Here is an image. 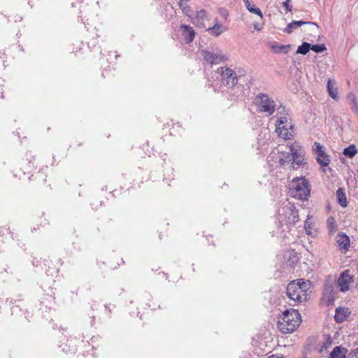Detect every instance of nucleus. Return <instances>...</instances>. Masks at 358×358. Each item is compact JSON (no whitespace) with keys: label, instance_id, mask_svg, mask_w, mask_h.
Wrapping results in <instances>:
<instances>
[{"label":"nucleus","instance_id":"obj_1","mask_svg":"<svg viewBox=\"0 0 358 358\" xmlns=\"http://www.w3.org/2000/svg\"><path fill=\"white\" fill-rule=\"evenodd\" d=\"M309 280L298 279L289 282L287 287L286 294L289 299V305L295 306L297 303L306 301L307 291L310 289Z\"/></svg>","mask_w":358,"mask_h":358},{"label":"nucleus","instance_id":"obj_2","mask_svg":"<svg viewBox=\"0 0 358 358\" xmlns=\"http://www.w3.org/2000/svg\"><path fill=\"white\" fill-rule=\"evenodd\" d=\"M301 322V317L298 310H286L278 322V328L283 334L292 333L295 331Z\"/></svg>","mask_w":358,"mask_h":358},{"label":"nucleus","instance_id":"obj_3","mask_svg":"<svg viewBox=\"0 0 358 358\" xmlns=\"http://www.w3.org/2000/svg\"><path fill=\"white\" fill-rule=\"evenodd\" d=\"M289 193L295 199L307 200L310 194L308 181L303 177L294 178L289 184Z\"/></svg>","mask_w":358,"mask_h":358},{"label":"nucleus","instance_id":"obj_4","mask_svg":"<svg viewBox=\"0 0 358 358\" xmlns=\"http://www.w3.org/2000/svg\"><path fill=\"white\" fill-rule=\"evenodd\" d=\"M200 53L203 60L210 65L218 64L227 60V56L219 48L202 49Z\"/></svg>","mask_w":358,"mask_h":358},{"label":"nucleus","instance_id":"obj_5","mask_svg":"<svg viewBox=\"0 0 358 358\" xmlns=\"http://www.w3.org/2000/svg\"><path fill=\"white\" fill-rule=\"evenodd\" d=\"M255 101L257 107L260 112L265 113L268 116L274 113L275 103L267 94H258L256 96Z\"/></svg>","mask_w":358,"mask_h":358},{"label":"nucleus","instance_id":"obj_6","mask_svg":"<svg viewBox=\"0 0 358 358\" xmlns=\"http://www.w3.org/2000/svg\"><path fill=\"white\" fill-rule=\"evenodd\" d=\"M282 211V213L279 212L278 220L280 223L285 224L287 228L299 221L298 212L294 206L283 207Z\"/></svg>","mask_w":358,"mask_h":358},{"label":"nucleus","instance_id":"obj_7","mask_svg":"<svg viewBox=\"0 0 358 358\" xmlns=\"http://www.w3.org/2000/svg\"><path fill=\"white\" fill-rule=\"evenodd\" d=\"M217 71L220 74V80L224 85L232 88L237 85L238 77L233 69L229 67L221 66L217 69Z\"/></svg>","mask_w":358,"mask_h":358},{"label":"nucleus","instance_id":"obj_8","mask_svg":"<svg viewBox=\"0 0 358 358\" xmlns=\"http://www.w3.org/2000/svg\"><path fill=\"white\" fill-rule=\"evenodd\" d=\"M313 151L314 154L316 155V159L317 163L322 167L328 166L330 163V157L325 152L324 148L320 143L315 142L313 145ZM323 171H325V169H323Z\"/></svg>","mask_w":358,"mask_h":358},{"label":"nucleus","instance_id":"obj_9","mask_svg":"<svg viewBox=\"0 0 358 358\" xmlns=\"http://www.w3.org/2000/svg\"><path fill=\"white\" fill-rule=\"evenodd\" d=\"M353 282V276L350 274L349 270L343 271L337 280L338 285L342 292H348Z\"/></svg>","mask_w":358,"mask_h":358},{"label":"nucleus","instance_id":"obj_10","mask_svg":"<svg viewBox=\"0 0 358 358\" xmlns=\"http://www.w3.org/2000/svg\"><path fill=\"white\" fill-rule=\"evenodd\" d=\"M293 163L297 165L303 164L304 162V150L299 145L293 144L290 148Z\"/></svg>","mask_w":358,"mask_h":358},{"label":"nucleus","instance_id":"obj_11","mask_svg":"<svg viewBox=\"0 0 358 358\" xmlns=\"http://www.w3.org/2000/svg\"><path fill=\"white\" fill-rule=\"evenodd\" d=\"M336 244L341 251L345 252L350 247V237L343 232H339L336 236Z\"/></svg>","mask_w":358,"mask_h":358},{"label":"nucleus","instance_id":"obj_12","mask_svg":"<svg viewBox=\"0 0 358 358\" xmlns=\"http://www.w3.org/2000/svg\"><path fill=\"white\" fill-rule=\"evenodd\" d=\"M276 131L278 136L284 139H290L293 136V126L292 124H285L276 127Z\"/></svg>","mask_w":358,"mask_h":358},{"label":"nucleus","instance_id":"obj_13","mask_svg":"<svg viewBox=\"0 0 358 358\" xmlns=\"http://www.w3.org/2000/svg\"><path fill=\"white\" fill-rule=\"evenodd\" d=\"M180 29V31H182V36L185 40L186 43H191L195 37V32L192 27L188 25L182 24Z\"/></svg>","mask_w":358,"mask_h":358},{"label":"nucleus","instance_id":"obj_14","mask_svg":"<svg viewBox=\"0 0 358 358\" xmlns=\"http://www.w3.org/2000/svg\"><path fill=\"white\" fill-rule=\"evenodd\" d=\"M307 24L316 25V24L315 22H305V21H301V20L292 21L287 25V27L284 29L283 31L287 34H291L297 27H299L301 25H303V24Z\"/></svg>","mask_w":358,"mask_h":358},{"label":"nucleus","instance_id":"obj_15","mask_svg":"<svg viewBox=\"0 0 358 358\" xmlns=\"http://www.w3.org/2000/svg\"><path fill=\"white\" fill-rule=\"evenodd\" d=\"M335 85H336V83L334 80H332L331 79L328 80L327 87V91H328L329 95L334 100L338 101L339 99V97L338 96V89Z\"/></svg>","mask_w":358,"mask_h":358},{"label":"nucleus","instance_id":"obj_16","mask_svg":"<svg viewBox=\"0 0 358 358\" xmlns=\"http://www.w3.org/2000/svg\"><path fill=\"white\" fill-rule=\"evenodd\" d=\"M350 313L345 308H337L334 315L335 320L337 322H343L346 317L349 315Z\"/></svg>","mask_w":358,"mask_h":358},{"label":"nucleus","instance_id":"obj_17","mask_svg":"<svg viewBox=\"0 0 358 358\" xmlns=\"http://www.w3.org/2000/svg\"><path fill=\"white\" fill-rule=\"evenodd\" d=\"M348 350L341 346L334 348L330 354V358H345Z\"/></svg>","mask_w":358,"mask_h":358},{"label":"nucleus","instance_id":"obj_18","mask_svg":"<svg viewBox=\"0 0 358 358\" xmlns=\"http://www.w3.org/2000/svg\"><path fill=\"white\" fill-rule=\"evenodd\" d=\"M227 30V28L221 24L216 23L212 27H210L207 29V31L211 34L215 36H220L221 34Z\"/></svg>","mask_w":358,"mask_h":358},{"label":"nucleus","instance_id":"obj_19","mask_svg":"<svg viewBox=\"0 0 358 358\" xmlns=\"http://www.w3.org/2000/svg\"><path fill=\"white\" fill-rule=\"evenodd\" d=\"M206 18V12L205 10H200L196 13L195 17L192 20L194 24L199 27H203V23L201 20Z\"/></svg>","mask_w":358,"mask_h":358},{"label":"nucleus","instance_id":"obj_20","mask_svg":"<svg viewBox=\"0 0 358 358\" xmlns=\"http://www.w3.org/2000/svg\"><path fill=\"white\" fill-rule=\"evenodd\" d=\"M290 45H279L278 43H273L271 45V49L274 51L275 53H285L287 54L290 50Z\"/></svg>","mask_w":358,"mask_h":358},{"label":"nucleus","instance_id":"obj_21","mask_svg":"<svg viewBox=\"0 0 358 358\" xmlns=\"http://www.w3.org/2000/svg\"><path fill=\"white\" fill-rule=\"evenodd\" d=\"M336 196L338 199V203L342 207H346L348 206V201L345 194L342 188H339L336 191Z\"/></svg>","mask_w":358,"mask_h":358},{"label":"nucleus","instance_id":"obj_22","mask_svg":"<svg viewBox=\"0 0 358 358\" xmlns=\"http://www.w3.org/2000/svg\"><path fill=\"white\" fill-rule=\"evenodd\" d=\"M190 0H179L178 6L179 8L182 10V13L188 17H190V13L192 10L189 6L188 3Z\"/></svg>","mask_w":358,"mask_h":358},{"label":"nucleus","instance_id":"obj_23","mask_svg":"<svg viewBox=\"0 0 358 358\" xmlns=\"http://www.w3.org/2000/svg\"><path fill=\"white\" fill-rule=\"evenodd\" d=\"M243 1L246 8L248 10L249 12L260 16L261 18L263 17L262 13L259 8H257L254 5H252V3H250L249 0H243Z\"/></svg>","mask_w":358,"mask_h":358},{"label":"nucleus","instance_id":"obj_24","mask_svg":"<svg viewBox=\"0 0 358 358\" xmlns=\"http://www.w3.org/2000/svg\"><path fill=\"white\" fill-rule=\"evenodd\" d=\"M357 149L355 145H350L343 150V155L350 158L354 157L357 153Z\"/></svg>","mask_w":358,"mask_h":358},{"label":"nucleus","instance_id":"obj_25","mask_svg":"<svg viewBox=\"0 0 358 358\" xmlns=\"http://www.w3.org/2000/svg\"><path fill=\"white\" fill-rule=\"evenodd\" d=\"M311 48V45L307 42H303L301 45H299L297 48L296 53L306 55L307 54Z\"/></svg>","mask_w":358,"mask_h":358},{"label":"nucleus","instance_id":"obj_26","mask_svg":"<svg viewBox=\"0 0 358 358\" xmlns=\"http://www.w3.org/2000/svg\"><path fill=\"white\" fill-rule=\"evenodd\" d=\"M324 296L327 299L329 302H331L334 300L335 294L331 286H327L324 288Z\"/></svg>","mask_w":358,"mask_h":358},{"label":"nucleus","instance_id":"obj_27","mask_svg":"<svg viewBox=\"0 0 358 358\" xmlns=\"http://www.w3.org/2000/svg\"><path fill=\"white\" fill-rule=\"evenodd\" d=\"M327 226L329 231V234H333L336 231L337 228V225L334 217H330L327 219Z\"/></svg>","mask_w":358,"mask_h":358},{"label":"nucleus","instance_id":"obj_28","mask_svg":"<svg viewBox=\"0 0 358 358\" xmlns=\"http://www.w3.org/2000/svg\"><path fill=\"white\" fill-rule=\"evenodd\" d=\"M348 100L350 102V104L352 106V110L354 111L357 110V103H356V98L353 93H348L347 96Z\"/></svg>","mask_w":358,"mask_h":358},{"label":"nucleus","instance_id":"obj_29","mask_svg":"<svg viewBox=\"0 0 358 358\" xmlns=\"http://www.w3.org/2000/svg\"><path fill=\"white\" fill-rule=\"evenodd\" d=\"M313 51L315 52H322L324 50H327V48L324 44H316V45H311V48Z\"/></svg>","mask_w":358,"mask_h":358},{"label":"nucleus","instance_id":"obj_30","mask_svg":"<svg viewBox=\"0 0 358 358\" xmlns=\"http://www.w3.org/2000/svg\"><path fill=\"white\" fill-rule=\"evenodd\" d=\"M285 124H291L289 122V120L287 117H280L276 122V127H279L280 126L285 125Z\"/></svg>","mask_w":358,"mask_h":358},{"label":"nucleus","instance_id":"obj_31","mask_svg":"<svg viewBox=\"0 0 358 358\" xmlns=\"http://www.w3.org/2000/svg\"><path fill=\"white\" fill-rule=\"evenodd\" d=\"M332 341L330 338L326 339V341L322 343L320 348L318 350L319 352H322L324 350H327V348L331 346Z\"/></svg>","mask_w":358,"mask_h":358},{"label":"nucleus","instance_id":"obj_32","mask_svg":"<svg viewBox=\"0 0 358 358\" xmlns=\"http://www.w3.org/2000/svg\"><path fill=\"white\" fill-rule=\"evenodd\" d=\"M310 227H311V222L309 220V219H307L304 223V228L306 230V233L308 235L312 234V231H311Z\"/></svg>","mask_w":358,"mask_h":358},{"label":"nucleus","instance_id":"obj_33","mask_svg":"<svg viewBox=\"0 0 358 358\" xmlns=\"http://www.w3.org/2000/svg\"><path fill=\"white\" fill-rule=\"evenodd\" d=\"M290 0H286L282 3V6L285 7L286 10L291 11L292 10V6L289 4Z\"/></svg>","mask_w":358,"mask_h":358},{"label":"nucleus","instance_id":"obj_34","mask_svg":"<svg viewBox=\"0 0 358 358\" xmlns=\"http://www.w3.org/2000/svg\"><path fill=\"white\" fill-rule=\"evenodd\" d=\"M350 355H352V356H355L356 357L358 358L357 355H358V348L354 349L353 350H352Z\"/></svg>","mask_w":358,"mask_h":358},{"label":"nucleus","instance_id":"obj_35","mask_svg":"<svg viewBox=\"0 0 358 358\" xmlns=\"http://www.w3.org/2000/svg\"><path fill=\"white\" fill-rule=\"evenodd\" d=\"M254 28L257 31H260L262 29V26L258 23H256L254 24Z\"/></svg>","mask_w":358,"mask_h":358},{"label":"nucleus","instance_id":"obj_36","mask_svg":"<svg viewBox=\"0 0 358 358\" xmlns=\"http://www.w3.org/2000/svg\"><path fill=\"white\" fill-rule=\"evenodd\" d=\"M222 16H224V17H227V11H226V10H224V11H223V13H222Z\"/></svg>","mask_w":358,"mask_h":358},{"label":"nucleus","instance_id":"obj_37","mask_svg":"<svg viewBox=\"0 0 358 358\" xmlns=\"http://www.w3.org/2000/svg\"><path fill=\"white\" fill-rule=\"evenodd\" d=\"M268 358H282V357H275L274 355H271V356L268 357Z\"/></svg>","mask_w":358,"mask_h":358}]
</instances>
